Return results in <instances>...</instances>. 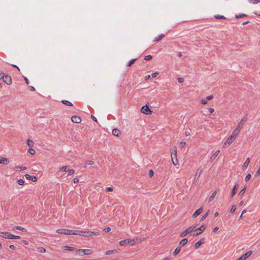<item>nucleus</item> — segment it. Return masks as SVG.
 <instances>
[{"mask_svg":"<svg viewBox=\"0 0 260 260\" xmlns=\"http://www.w3.org/2000/svg\"><path fill=\"white\" fill-rule=\"evenodd\" d=\"M56 232L59 234L75 235L82 236L84 237H91L93 236L99 235V234L98 233H96L94 232L70 230L64 229H58L56 231Z\"/></svg>","mask_w":260,"mask_h":260,"instance_id":"nucleus-1","label":"nucleus"},{"mask_svg":"<svg viewBox=\"0 0 260 260\" xmlns=\"http://www.w3.org/2000/svg\"><path fill=\"white\" fill-rule=\"evenodd\" d=\"M195 228L194 226H190L187 229H186L185 230L183 231L180 234V237H184L186 236L188 234L191 233L194 231V229Z\"/></svg>","mask_w":260,"mask_h":260,"instance_id":"nucleus-2","label":"nucleus"},{"mask_svg":"<svg viewBox=\"0 0 260 260\" xmlns=\"http://www.w3.org/2000/svg\"><path fill=\"white\" fill-rule=\"evenodd\" d=\"M79 252V254L82 256L84 255H89L92 253V251L91 249H79L78 250Z\"/></svg>","mask_w":260,"mask_h":260,"instance_id":"nucleus-3","label":"nucleus"},{"mask_svg":"<svg viewBox=\"0 0 260 260\" xmlns=\"http://www.w3.org/2000/svg\"><path fill=\"white\" fill-rule=\"evenodd\" d=\"M141 112L146 115H151L152 111L149 109V106L146 105L143 106L141 110Z\"/></svg>","mask_w":260,"mask_h":260,"instance_id":"nucleus-4","label":"nucleus"},{"mask_svg":"<svg viewBox=\"0 0 260 260\" xmlns=\"http://www.w3.org/2000/svg\"><path fill=\"white\" fill-rule=\"evenodd\" d=\"M206 227L204 225H201L200 228H198L195 230L196 233H193L191 235L193 236H196L201 234L205 230Z\"/></svg>","mask_w":260,"mask_h":260,"instance_id":"nucleus-5","label":"nucleus"},{"mask_svg":"<svg viewBox=\"0 0 260 260\" xmlns=\"http://www.w3.org/2000/svg\"><path fill=\"white\" fill-rule=\"evenodd\" d=\"M247 115H245L243 118L241 120L240 122L238 124L237 127L238 128L241 129L242 127L243 126L245 122L247 121Z\"/></svg>","mask_w":260,"mask_h":260,"instance_id":"nucleus-6","label":"nucleus"},{"mask_svg":"<svg viewBox=\"0 0 260 260\" xmlns=\"http://www.w3.org/2000/svg\"><path fill=\"white\" fill-rule=\"evenodd\" d=\"M3 79L7 84L10 85L12 84V78L10 76L8 75H5Z\"/></svg>","mask_w":260,"mask_h":260,"instance_id":"nucleus-7","label":"nucleus"},{"mask_svg":"<svg viewBox=\"0 0 260 260\" xmlns=\"http://www.w3.org/2000/svg\"><path fill=\"white\" fill-rule=\"evenodd\" d=\"M202 171H203V169L201 167H200L197 170L196 175L194 176V181H197L199 179Z\"/></svg>","mask_w":260,"mask_h":260,"instance_id":"nucleus-8","label":"nucleus"},{"mask_svg":"<svg viewBox=\"0 0 260 260\" xmlns=\"http://www.w3.org/2000/svg\"><path fill=\"white\" fill-rule=\"evenodd\" d=\"M235 140L234 138H232L231 136H230L226 140V141L224 142L223 147H227L229 146L230 144H231L234 140Z\"/></svg>","mask_w":260,"mask_h":260,"instance_id":"nucleus-9","label":"nucleus"},{"mask_svg":"<svg viewBox=\"0 0 260 260\" xmlns=\"http://www.w3.org/2000/svg\"><path fill=\"white\" fill-rule=\"evenodd\" d=\"M71 120L72 122L76 123H80L81 122V118L80 116L74 115L72 117Z\"/></svg>","mask_w":260,"mask_h":260,"instance_id":"nucleus-10","label":"nucleus"},{"mask_svg":"<svg viewBox=\"0 0 260 260\" xmlns=\"http://www.w3.org/2000/svg\"><path fill=\"white\" fill-rule=\"evenodd\" d=\"M241 129L238 128V127H236V128L234 130L232 134L230 136H231L232 138L236 139L237 136L238 135L239 132L240 131Z\"/></svg>","mask_w":260,"mask_h":260,"instance_id":"nucleus-11","label":"nucleus"},{"mask_svg":"<svg viewBox=\"0 0 260 260\" xmlns=\"http://www.w3.org/2000/svg\"><path fill=\"white\" fill-rule=\"evenodd\" d=\"M241 129L238 128V127H236V128L234 130L232 134L230 136H231L232 138L236 139L237 136L238 135L239 132L240 131Z\"/></svg>","mask_w":260,"mask_h":260,"instance_id":"nucleus-12","label":"nucleus"},{"mask_svg":"<svg viewBox=\"0 0 260 260\" xmlns=\"http://www.w3.org/2000/svg\"><path fill=\"white\" fill-rule=\"evenodd\" d=\"M241 129L238 128V127H236V128L234 130L232 134L230 136H231L232 138L236 139L237 136L238 135L239 132L240 131Z\"/></svg>","mask_w":260,"mask_h":260,"instance_id":"nucleus-13","label":"nucleus"},{"mask_svg":"<svg viewBox=\"0 0 260 260\" xmlns=\"http://www.w3.org/2000/svg\"><path fill=\"white\" fill-rule=\"evenodd\" d=\"M11 233L9 232H0V236L6 239H10Z\"/></svg>","mask_w":260,"mask_h":260,"instance_id":"nucleus-14","label":"nucleus"},{"mask_svg":"<svg viewBox=\"0 0 260 260\" xmlns=\"http://www.w3.org/2000/svg\"><path fill=\"white\" fill-rule=\"evenodd\" d=\"M9 160L4 157L0 156V164L3 165H8L9 163Z\"/></svg>","mask_w":260,"mask_h":260,"instance_id":"nucleus-15","label":"nucleus"},{"mask_svg":"<svg viewBox=\"0 0 260 260\" xmlns=\"http://www.w3.org/2000/svg\"><path fill=\"white\" fill-rule=\"evenodd\" d=\"M171 157L176 158V156H177V148L176 146H174L172 148L171 150Z\"/></svg>","mask_w":260,"mask_h":260,"instance_id":"nucleus-16","label":"nucleus"},{"mask_svg":"<svg viewBox=\"0 0 260 260\" xmlns=\"http://www.w3.org/2000/svg\"><path fill=\"white\" fill-rule=\"evenodd\" d=\"M203 211V208L201 207L198 210H197L192 214V217L195 218L197 217L198 215H199Z\"/></svg>","mask_w":260,"mask_h":260,"instance_id":"nucleus-17","label":"nucleus"},{"mask_svg":"<svg viewBox=\"0 0 260 260\" xmlns=\"http://www.w3.org/2000/svg\"><path fill=\"white\" fill-rule=\"evenodd\" d=\"M205 239H201L200 241L194 244V247L196 249H198L202 244L204 243Z\"/></svg>","mask_w":260,"mask_h":260,"instance_id":"nucleus-18","label":"nucleus"},{"mask_svg":"<svg viewBox=\"0 0 260 260\" xmlns=\"http://www.w3.org/2000/svg\"><path fill=\"white\" fill-rule=\"evenodd\" d=\"M249 163H250V159H249V158H247L242 166V170H246L247 169V168L248 167Z\"/></svg>","mask_w":260,"mask_h":260,"instance_id":"nucleus-19","label":"nucleus"},{"mask_svg":"<svg viewBox=\"0 0 260 260\" xmlns=\"http://www.w3.org/2000/svg\"><path fill=\"white\" fill-rule=\"evenodd\" d=\"M239 187L238 184H236L234 187H233L231 193V197H233L236 193L237 191L238 190V188Z\"/></svg>","mask_w":260,"mask_h":260,"instance_id":"nucleus-20","label":"nucleus"},{"mask_svg":"<svg viewBox=\"0 0 260 260\" xmlns=\"http://www.w3.org/2000/svg\"><path fill=\"white\" fill-rule=\"evenodd\" d=\"M132 241V240H128L126 239V240H124L121 241L119 242V244L121 246H125V245H126L128 244Z\"/></svg>","mask_w":260,"mask_h":260,"instance_id":"nucleus-21","label":"nucleus"},{"mask_svg":"<svg viewBox=\"0 0 260 260\" xmlns=\"http://www.w3.org/2000/svg\"><path fill=\"white\" fill-rule=\"evenodd\" d=\"M220 153V151L219 150H217L210 157V159L211 161L214 160L216 157L218 156L219 153Z\"/></svg>","mask_w":260,"mask_h":260,"instance_id":"nucleus-22","label":"nucleus"},{"mask_svg":"<svg viewBox=\"0 0 260 260\" xmlns=\"http://www.w3.org/2000/svg\"><path fill=\"white\" fill-rule=\"evenodd\" d=\"M26 168L25 167L16 166L13 168V170L16 171H20L26 170Z\"/></svg>","mask_w":260,"mask_h":260,"instance_id":"nucleus-23","label":"nucleus"},{"mask_svg":"<svg viewBox=\"0 0 260 260\" xmlns=\"http://www.w3.org/2000/svg\"><path fill=\"white\" fill-rule=\"evenodd\" d=\"M218 189H216L211 194V196L209 198V202H211V201H212L214 198H215L216 194H217V193L218 192Z\"/></svg>","mask_w":260,"mask_h":260,"instance_id":"nucleus-24","label":"nucleus"},{"mask_svg":"<svg viewBox=\"0 0 260 260\" xmlns=\"http://www.w3.org/2000/svg\"><path fill=\"white\" fill-rule=\"evenodd\" d=\"M112 134L113 135L118 137L120 134V132L119 129L114 128L112 131Z\"/></svg>","mask_w":260,"mask_h":260,"instance_id":"nucleus-25","label":"nucleus"},{"mask_svg":"<svg viewBox=\"0 0 260 260\" xmlns=\"http://www.w3.org/2000/svg\"><path fill=\"white\" fill-rule=\"evenodd\" d=\"M165 35L164 34H160L157 37L155 38L153 41L154 42H158L160 40H161L164 37Z\"/></svg>","mask_w":260,"mask_h":260,"instance_id":"nucleus-26","label":"nucleus"},{"mask_svg":"<svg viewBox=\"0 0 260 260\" xmlns=\"http://www.w3.org/2000/svg\"><path fill=\"white\" fill-rule=\"evenodd\" d=\"M188 240L186 238L182 239L179 243V244L181 246H184L187 244Z\"/></svg>","mask_w":260,"mask_h":260,"instance_id":"nucleus-27","label":"nucleus"},{"mask_svg":"<svg viewBox=\"0 0 260 260\" xmlns=\"http://www.w3.org/2000/svg\"><path fill=\"white\" fill-rule=\"evenodd\" d=\"M181 250V248L179 247H177L173 251V254L175 256L178 254Z\"/></svg>","mask_w":260,"mask_h":260,"instance_id":"nucleus-28","label":"nucleus"},{"mask_svg":"<svg viewBox=\"0 0 260 260\" xmlns=\"http://www.w3.org/2000/svg\"><path fill=\"white\" fill-rule=\"evenodd\" d=\"M61 102L68 106H73V104L70 101H67V100H63L61 101Z\"/></svg>","mask_w":260,"mask_h":260,"instance_id":"nucleus-29","label":"nucleus"},{"mask_svg":"<svg viewBox=\"0 0 260 260\" xmlns=\"http://www.w3.org/2000/svg\"><path fill=\"white\" fill-rule=\"evenodd\" d=\"M14 229H16V230H20V231H24V232H26V230L24 228L20 226H18V225H17V226H15L14 228Z\"/></svg>","mask_w":260,"mask_h":260,"instance_id":"nucleus-30","label":"nucleus"},{"mask_svg":"<svg viewBox=\"0 0 260 260\" xmlns=\"http://www.w3.org/2000/svg\"><path fill=\"white\" fill-rule=\"evenodd\" d=\"M171 158H172V162H173V164H174V165H175V166L177 165L178 162V159L177 158V156H176V158L171 157Z\"/></svg>","mask_w":260,"mask_h":260,"instance_id":"nucleus-31","label":"nucleus"},{"mask_svg":"<svg viewBox=\"0 0 260 260\" xmlns=\"http://www.w3.org/2000/svg\"><path fill=\"white\" fill-rule=\"evenodd\" d=\"M38 250L41 253H45L46 252L45 248L42 247H38Z\"/></svg>","mask_w":260,"mask_h":260,"instance_id":"nucleus-32","label":"nucleus"},{"mask_svg":"<svg viewBox=\"0 0 260 260\" xmlns=\"http://www.w3.org/2000/svg\"><path fill=\"white\" fill-rule=\"evenodd\" d=\"M137 60V58L133 59L131 60L127 64V67H131Z\"/></svg>","mask_w":260,"mask_h":260,"instance_id":"nucleus-33","label":"nucleus"},{"mask_svg":"<svg viewBox=\"0 0 260 260\" xmlns=\"http://www.w3.org/2000/svg\"><path fill=\"white\" fill-rule=\"evenodd\" d=\"M27 145L29 147H32L34 145V142L32 140L29 139L27 140Z\"/></svg>","mask_w":260,"mask_h":260,"instance_id":"nucleus-34","label":"nucleus"},{"mask_svg":"<svg viewBox=\"0 0 260 260\" xmlns=\"http://www.w3.org/2000/svg\"><path fill=\"white\" fill-rule=\"evenodd\" d=\"M28 152L31 155H34L35 154L36 151L34 149L31 148L28 149Z\"/></svg>","mask_w":260,"mask_h":260,"instance_id":"nucleus-35","label":"nucleus"},{"mask_svg":"<svg viewBox=\"0 0 260 260\" xmlns=\"http://www.w3.org/2000/svg\"><path fill=\"white\" fill-rule=\"evenodd\" d=\"M63 248L65 250H69V251H72L74 249V247H70V246H64L63 247Z\"/></svg>","mask_w":260,"mask_h":260,"instance_id":"nucleus-36","label":"nucleus"},{"mask_svg":"<svg viewBox=\"0 0 260 260\" xmlns=\"http://www.w3.org/2000/svg\"><path fill=\"white\" fill-rule=\"evenodd\" d=\"M114 252H117V251L116 250H108L106 252V255H110L111 254Z\"/></svg>","mask_w":260,"mask_h":260,"instance_id":"nucleus-37","label":"nucleus"},{"mask_svg":"<svg viewBox=\"0 0 260 260\" xmlns=\"http://www.w3.org/2000/svg\"><path fill=\"white\" fill-rule=\"evenodd\" d=\"M246 191V187H244L242 189L240 190V191L239 193V196H242L243 195Z\"/></svg>","mask_w":260,"mask_h":260,"instance_id":"nucleus-38","label":"nucleus"},{"mask_svg":"<svg viewBox=\"0 0 260 260\" xmlns=\"http://www.w3.org/2000/svg\"><path fill=\"white\" fill-rule=\"evenodd\" d=\"M236 210V205H233L231 210H230V212L231 213H233Z\"/></svg>","mask_w":260,"mask_h":260,"instance_id":"nucleus-39","label":"nucleus"},{"mask_svg":"<svg viewBox=\"0 0 260 260\" xmlns=\"http://www.w3.org/2000/svg\"><path fill=\"white\" fill-rule=\"evenodd\" d=\"M18 183L20 185H23L24 184V181L22 179H19L17 181Z\"/></svg>","mask_w":260,"mask_h":260,"instance_id":"nucleus-40","label":"nucleus"},{"mask_svg":"<svg viewBox=\"0 0 260 260\" xmlns=\"http://www.w3.org/2000/svg\"><path fill=\"white\" fill-rule=\"evenodd\" d=\"M94 163V161L92 160H87L85 162V164L88 165H92Z\"/></svg>","mask_w":260,"mask_h":260,"instance_id":"nucleus-41","label":"nucleus"},{"mask_svg":"<svg viewBox=\"0 0 260 260\" xmlns=\"http://www.w3.org/2000/svg\"><path fill=\"white\" fill-rule=\"evenodd\" d=\"M215 17L216 18L219 19H225V17L224 16H222V15H217L215 16Z\"/></svg>","mask_w":260,"mask_h":260,"instance_id":"nucleus-42","label":"nucleus"},{"mask_svg":"<svg viewBox=\"0 0 260 260\" xmlns=\"http://www.w3.org/2000/svg\"><path fill=\"white\" fill-rule=\"evenodd\" d=\"M251 177V176L250 174H247L245 178V181H248L250 179Z\"/></svg>","mask_w":260,"mask_h":260,"instance_id":"nucleus-43","label":"nucleus"},{"mask_svg":"<svg viewBox=\"0 0 260 260\" xmlns=\"http://www.w3.org/2000/svg\"><path fill=\"white\" fill-rule=\"evenodd\" d=\"M249 2L252 4H256L260 2V0H248Z\"/></svg>","mask_w":260,"mask_h":260,"instance_id":"nucleus-44","label":"nucleus"},{"mask_svg":"<svg viewBox=\"0 0 260 260\" xmlns=\"http://www.w3.org/2000/svg\"><path fill=\"white\" fill-rule=\"evenodd\" d=\"M246 15L244 14H239V15H236V18H242L243 17H244V16H246Z\"/></svg>","mask_w":260,"mask_h":260,"instance_id":"nucleus-45","label":"nucleus"},{"mask_svg":"<svg viewBox=\"0 0 260 260\" xmlns=\"http://www.w3.org/2000/svg\"><path fill=\"white\" fill-rule=\"evenodd\" d=\"M152 58V56L151 55H148L145 56V60H149Z\"/></svg>","mask_w":260,"mask_h":260,"instance_id":"nucleus-46","label":"nucleus"},{"mask_svg":"<svg viewBox=\"0 0 260 260\" xmlns=\"http://www.w3.org/2000/svg\"><path fill=\"white\" fill-rule=\"evenodd\" d=\"M68 166H63V167H62L60 168V170L61 171H67V168H68Z\"/></svg>","mask_w":260,"mask_h":260,"instance_id":"nucleus-47","label":"nucleus"},{"mask_svg":"<svg viewBox=\"0 0 260 260\" xmlns=\"http://www.w3.org/2000/svg\"><path fill=\"white\" fill-rule=\"evenodd\" d=\"M208 215V213H206L205 214H204L201 218V220H204L207 217Z\"/></svg>","mask_w":260,"mask_h":260,"instance_id":"nucleus-48","label":"nucleus"},{"mask_svg":"<svg viewBox=\"0 0 260 260\" xmlns=\"http://www.w3.org/2000/svg\"><path fill=\"white\" fill-rule=\"evenodd\" d=\"M68 171H69V175H72L75 173V170L73 169H70Z\"/></svg>","mask_w":260,"mask_h":260,"instance_id":"nucleus-49","label":"nucleus"},{"mask_svg":"<svg viewBox=\"0 0 260 260\" xmlns=\"http://www.w3.org/2000/svg\"><path fill=\"white\" fill-rule=\"evenodd\" d=\"M106 190L108 192L112 191L113 190V188L111 187H108L106 188Z\"/></svg>","mask_w":260,"mask_h":260,"instance_id":"nucleus-50","label":"nucleus"},{"mask_svg":"<svg viewBox=\"0 0 260 260\" xmlns=\"http://www.w3.org/2000/svg\"><path fill=\"white\" fill-rule=\"evenodd\" d=\"M260 175V166L258 169V170L257 171V172L255 173V176L257 177Z\"/></svg>","mask_w":260,"mask_h":260,"instance_id":"nucleus-51","label":"nucleus"},{"mask_svg":"<svg viewBox=\"0 0 260 260\" xmlns=\"http://www.w3.org/2000/svg\"><path fill=\"white\" fill-rule=\"evenodd\" d=\"M185 145H186V143L185 142H181L180 143V147L181 148H183L185 146Z\"/></svg>","mask_w":260,"mask_h":260,"instance_id":"nucleus-52","label":"nucleus"},{"mask_svg":"<svg viewBox=\"0 0 260 260\" xmlns=\"http://www.w3.org/2000/svg\"><path fill=\"white\" fill-rule=\"evenodd\" d=\"M207 99H203L201 100V102L202 104H204V105H205L207 103Z\"/></svg>","mask_w":260,"mask_h":260,"instance_id":"nucleus-53","label":"nucleus"},{"mask_svg":"<svg viewBox=\"0 0 260 260\" xmlns=\"http://www.w3.org/2000/svg\"><path fill=\"white\" fill-rule=\"evenodd\" d=\"M25 176L26 179L27 180H30L31 177V176H30V175L27 174H25Z\"/></svg>","mask_w":260,"mask_h":260,"instance_id":"nucleus-54","label":"nucleus"},{"mask_svg":"<svg viewBox=\"0 0 260 260\" xmlns=\"http://www.w3.org/2000/svg\"><path fill=\"white\" fill-rule=\"evenodd\" d=\"M154 173L153 171L152 170H150L149 172V176L151 177L153 175Z\"/></svg>","mask_w":260,"mask_h":260,"instance_id":"nucleus-55","label":"nucleus"},{"mask_svg":"<svg viewBox=\"0 0 260 260\" xmlns=\"http://www.w3.org/2000/svg\"><path fill=\"white\" fill-rule=\"evenodd\" d=\"M177 80H178V81L179 83H182V82H183V81H184L183 79L182 78H181V77H178V78H177Z\"/></svg>","mask_w":260,"mask_h":260,"instance_id":"nucleus-56","label":"nucleus"},{"mask_svg":"<svg viewBox=\"0 0 260 260\" xmlns=\"http://www.w3.org/2000/svg\"><path fill=\"white\" fill-rule=\"evenodd\" d=\"M32 182H36L37 180V177L35 176H31L30 179Z\"/></svg>","mask_w":260,"mask_h":260,"instance_id":"nucleus-57","label":"nucleus"},{"mask_svg":"<svg viewBox=\"0 0 260 260\" xmlns=\"http://www.w3.org/2000/svg\"><path fill=\"white\" fill-rule=\"evenodd\" d=\"M158 75V73L156 72H154L152 74V77L153 78H155L156 77L157 75Z\"/></svg>","mask_w":260,"mask_h":260,"instance_id":"nucleus-58","label":"nucleus"},{"mask_svg":"<svg viewBox=\"0 0 260 260\" xmlns=\"http://www.w3.org/2000/svg\"><path fill=\"white\" fill-rule=\"evenodd\" d=\"M213 96L212 95H210L208 96L206 99L207 100H211L212 99H213Z\"/></svg>","mask_w":260,"mask_h":260,"instance_id":"nucleus-59","label":"nucleus"},{"mask_svg":"<svg viewBox=\"0 0 260 260\" xmlns=\"http://www.w3.org/2000/svg\"><path fill=\"white\" fill-rule=\"evenodd\" d=\"M79 179L77 178H75L73 179V182L74 183H77L79 182Z\"/></svg>","mask_w":260,"mask_h":260,"instance_id":"nucleus-60","label":"nucleus"},{"mask_svg":"<svg viewBox=\"0 0 260 260\" xmlns=\"http://www.w3.org/2000/svg\"><path fill=\"white\" fill-rule=\"evenodd\" d=\"M111 230V228L110 227H107L106 228H105L104 229V231L106 232H110Z\"/></svg>","mask_w":260,"mask_h":260,"instance_id":"nucleus-61","label":"nucleus"},{"mask_svg":"<svg viewBox=\"0 0 260 260\" xmlns=\"http://www.w3.org/2000/svg\"><path fill=\"white\" fill-rule=\"evenodd\" d=\"M218 229H219L218 227L216 226V227H215V228L213 229L212 232H214V233H215V232H217V231L218 230Z\"/></svg>","mask_w":260,"mask_h":260,"instance_id":"nucleus-62","label":"nucleus"},{"mask_svg":"<svg viewBox=\"0 0 260 260\" xmlns=\"http://www.w3.org/2000/svg\"><path fill=\"white\" fill-rule=\"evenodd\" d=\"M24 80L27 85H28L29 84V80L26 77H24Z\"/></svg>","mask_w":260,"mask_h":260,"instance_id":"nucleus-63","label":"nucleus"},{"mask_svg":"<svg viewBox=\"0 0 260 260\" xmlns=\"http://www.w3.org/2000/svg\"><path fill=\"white\" fill-rule=\"evenodd\" d=\"M28 88L31 90V91H35V88L34 86H30L28 87Z\"/></svg>","mask_w":260,"mask_h":260,"instance_id":"nucleus-64","label":"nucleus"}]
</instances>
